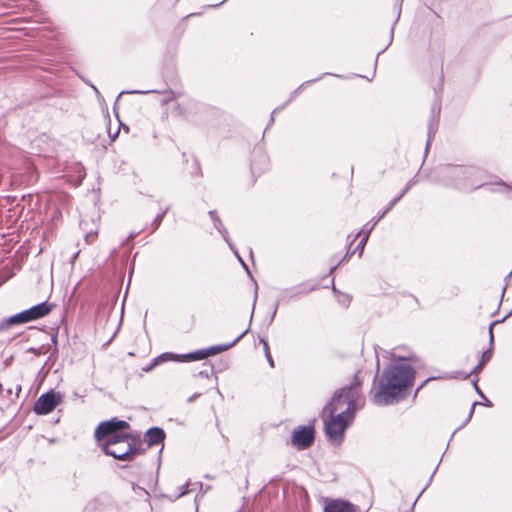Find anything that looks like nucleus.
Here are the masks:
<instances>
[{"instance_id": "obj_1", "label": "nucleus", "mask_w": 512, "mask_h": 512, "mask_svg": "<svg viewBox=\"0 0 512 512\" xmlns=\"http://www.w3.org/2000/svg\"><path fill=\"white\" fill-rule=\"evenodd\" d=\"M415 370L406 361L391 363L384 371L372 396L375 405H390L403 397L414 383Z\"/></svg>"}, {"instance_id": "obj_2", "label": "nucleus", "mask_w": 512, "mask_h": 512, "mask_svg": "<svg viewBox=\"0 0 512 512\" xmlns=\"http://www.w3.org/2000/svg\"><path fill=\"white\" fill-rule=\"evenodd\" d=\"M129 424L123 420L112 419L102 422L95 430V437L98 440L107 438L103 445L105 454L118 460H127L131 455L137 454L135 439L123 430Z\"/></svg>"}, {"instance_id": "obj_3", "label": "nucleus", "mask_w": 512, "mask_h": 512, "mask_svg": "<svg viewBox=\"0 0 512 512\" xmlns=\"http://www.w3.org/2000/svg\"><path fill=\"white\" fill-rule=\"evenodd\" d=\"M360 382L355 377L354 382L348 386L338 390L331 401L324 407L322 411V417L326 414H341V410L346 415L354 416L355 411L363 406V402H360Z\"/></svg>"}, {"instance_id": "obj_4", "label": "nucleus", "mask_w": 512, "mask_h": 512, "mask_svg": "<svg viewBox=\"0 0 512 512\" xmlns=\"http://www.w3.org/2000/svg\"><path fill=\"white\" fill-rule=\"evenodd\" d=\"M353 418L354 416L346 415L343 410H341V414H326L323 420L325 433L329 441L341 443L344 433Z\"/></svg>"}, {"instance_id": "obj_5", "label": "nucleus", "mask_w": 512, "mask_h": 512, "mask_svg": "<svg viewBox=\"0 0 512 512\" xmlns=\"http://www.w3.org/2000/svg\"><path fill=\"white\" fill-rule=\"evenodd\" d=\"M52 306L53 305L49 304L48 302H42L7 319H4L0 321V331L5 330L13 325L24 324L40 319L49 314Z\"/></svg>"}, {"instance_id": "obj_6", "label": "nucleus", "mask_w": 512, "mask_h": 512, "mask_svg": "<svg viewBox=\"0 0 512 512\" xmlns=\"http://www.w3.org/2000/svg\"><path fill=\"white\" fill-rule=\"evenodd\" d=\"M210 354H159L150 364L142 366L143 372H150L154 367L166 363L168 361L185 363L205 359Z\"/></svg>"}, {"instance_id": "obj_7", "label": "nucleus", "mask_w": 512, "mask_h": 512, "mask_svg": "<svg viewBox=\"0 0 512 512\" xmlns=\"http://www.w3.org/2000/svg\"><path fill=\"white\" fill-rule=\"evenodd\" d=\"M61 401V396L54 391L41 395L34 404V412L38 415H46L52 412Z\"/></svg>"}, {"instance_id": "obj_8", "label": "nucleus", "mask_w": 512, "mask_h": 512, "mask_svg": "<svg viewBox=\"0 0 512 512\" xmlns=\"http://www.w3.org/2000/svg\"><path fill=\"white\" fill-rule=\"evenodd\" d=\"M314 440V430L309 426H303L294 430L292 444L298 449L308 448Z\"/></svg>"}, {"instance_id": "obj_9", "label": "nucleus", "mask_w": 512, "mask_h": 512, "mask_svg": "<svg viewBox=\"0 0 512 512\" xmlns=\"http://www.w3.org/2000/svg\"><path fill=\"white\" fill-rule=\"evenodd\" d=\"M492 354H481V358L478 363L469 371H454L447 373L441 378L445 379H462L465 380L473 374H478L482 370L483 366L490 360Z\"/></svg>"}, {"instance_id": "obj_10", "label": "nucleus", "mask_w": 512, "mask_h": 512, "mask_svg": "<svg viewBox=\"0 0 512 512\" xmlns=\"http://www.w3.org/2000/svg\"><path fill=\"white\" fill-rule=\"evenodd\" d=\"M324 512H355V508L346 501L332 500L325 505Z\"/></svg>"}, {"instance_id": "obj_11", "label": "nucleus", "mask_w": 512, "mask_h": 512, "mask_svg": "<svg viewBox=\"0 0 512 512\" xmlns=\"http://www.w3.org/2000/svg\"><path fill=\"white\" fill-rule=\"evenodd\" d=\"M165 438V433L161 428H150L145 434V442L149 447L161 443Z\"/></svg>"}, {"instance_id": "obj_12", "label": "nucleus", "mask_w": 512, "mask_h": 512, "mask_svg": "<svg viewBox=\"0 0 512 512\" xmlns=\"http://www.w3.org/2000/svg\"><path fill=\"white\" fill-rule=\"evenodd\" d=\"M240 337L241 336H238L237 338H235L230 343L221 344V345H214V346H210L208 348L198 349L195 352H209V353H212V352H225L226 350L230 349L240 339Z\"/></svg>"}, {"instance_id": "obj_13", "label": "nucleus", "mask_w": 512, "mask_h": 512, "mask_svg": "<svg viewBox=\"0 0 512 512\" xmlns=\"http://www.w3.org/2000/svg\"><path fill=\"white\" fill-rule=\"evenodd\" d=\"M367 238H368V236H367V235H365V236L360 240V242L358 243V245H357V247H356V249H355V251H359V255H361V254H362V252H363L364 245H365V243H366V241H367Z\"/></svg>"}, {"instance_id": "obj_14", "label": "nucleus", "mask_w": 512, "mask_h": 512, "mask_svg": "<svg viewBox=\"0 0 512 512\" xmlns=\"http://www.w3.org/2000/svg\"><path fill=\"white\" fill-rule=\"evenodd\" d=\"M367 238H368V236H367V235H365V236L360 240V242L358 243V245H357V247H356V249H355V251H359V255H361V254H362V252H363L364 245H365V243H366V241H367Z\"/></svg>"}, {"instance_id": "obj_15", "label": "nucleus", "mask_w": 512, "mask_h": 512, "mask_svg": "<svg viewBox=\"0 0 512 512\" xmlns=\"http://www.w3.org/2000/svg\"><path fill=\"white\" fill-rule=\"evenodd\" d=\"M188 486H189V482H187L186 484L180 486L179 487V493L177 494L176 498L182 497L185 494H187L188 493Z\"/></svg>"}, {"instance_id": "obj_16", "label": "nucleus", "mask_w": 512, "mask_h": 512, "mask_svg": "<svg viewBox=\"0 0 512 512\" xmlns=\"http://www.w3.org/2000/svg\"><path fill=\"white\" fill-rule=\"evenodd\" d=\"M259 345H261V346H262V348H261V349H262L264 352H268V350H269V346H268V343H267L265 340L260 339V340H259Z\"/></svg>"}, {"instance_id": "obj_17", "label": "nucleus", "mask_w": 512, "mask_h": 512, "mask_svg": "<svg viewBox=\"0 0 512 512\" xmlns=\"http://www.w3.org/2000/svg\"><path fill=\"white\" fill-rule=\"evenodd\" d=\"M265 358L267 359V361H268L269 365H270L271 367H273V366H274V362H273V359H272V357H271V354H270V353L265 354Z\"/></svg>"}, {"instance_id": "obj_18", "label": "nucleus", "mask_w": 512, "mask_h": 512, "mask_svg": "<svg viewBox=\"0 0 512 512\" xmlns=\"http://www.w3.org/2000/svg\"><path fill=\"white\" fill-rule=\"evenodd\" d=\"M473 385H474V387H475L476 391H477L481 396H483V394L481 393V391H480V389H479V387H478V385H477V380H474V381H473Z\"/></svg>"}, {"instance_id": "obj_19", "label": "nucleus", "mask_w": 512, "mask_h": 512, "mask_svg": "<svg viewBox=\"0 0 512 512\" xmlns=\"http://www.w3.org/2000/svg\"><path fill=\"white\" fill-rule=\"evenodd\" d=\"M485 404H486L487 406H492L491 402H490L488 399H485Z\"/></svg>"}, {"instance_id": "obj_20", "label": "nucleus", "mask_w": 512, "mask_h": 512, "mask_svg": "<svg viewBox=\"0 0 512 512\" xmlns=\"http://www.w3.org/2000/svg\"><path fill=\"white\" fill-rule=\"evenodd\" d=\"M495 323L491 324L490 325V328H489V332H490V335L492 336V326L494 325Z\"/></svg>"}, {"instance_id": "obj_21", "label": "nucleus", "mask_w": 512, "mask_h": 512, "mask_svg": "<svg viewBox=\"0 0 512 512\" xmlns=\"http://www.w3.org/2000/svg\"><path fill=\"white\" fill-rule=\"evenodd\" d=\"M3 392V385L0 383V395L2 394Z\"/></svg>"}, {"instance_id": "obj_22", "label": "nucleus", "mask_w": 512, "mask_h": 512, "mask_svg": "<svg viewBox=\"0 0 512 512\" xmlns=\"http://www.w3.org/2000/svg\"><path fill=\"white\" fill-rule=\"evenodd\" d=\"M28 352H37L34 348H30Z\"/></svg>"}, {"instance_id": "obj_23", "label": "nucleus", "mask_w": 512, "mask_h": 512, "mask_svg": "<svg viewBox=\"0 0 512 512\" xmlns=\"http://www.w3.org/2000/svg\"><path fill=\"white\" fill-rule=\"evenodd\" d=\"M423 387H424V384H421V385L418 387V390H421Z\"/></svg>"}, {"instance_id": "obj_24", "label": "nucleus", "mask_w": 512, "mask_h": 512, "mask_svg": "<svg viewBox=\"0 0 512 512\" xmlns=\"http://www.w3.org/2000/svg\"><path fill=\"white\" fill-rule=\"evenodd\" d=\"M423 387H424V384H421V385L418 387V390H421Z\"/></svg>"}, {"instance_id": "obj_25", "label": "nucleus", "mask_w": 512, "mask_h": 512, "mask_svg": "<svg viewBox=\"0 0 512 512\" xmlns=\"http://www.w3.org/2000/svg\"><path fill=\"white\" fill-rule=\"evenodd\" d=\"M423 387H424V384H421V385L418 387V390H421Z\"/></svg>"}, {"instance_id": "obj_26", "label": "nucleus", "mask_w": 512, "mask_h": 512, "mask_svg": "<svg viewBox=\"0 0 512 512\" xmlns=\"http://www.w3.org/2000/svg\"><path fill=\"white\" fill-rule=\"evenodd\" d=\"M423 387H424V384H421V385L418 387V390H421Z\"/></svg>"}, {"instance_id": "obj_27", "label": "nucleus", "mask_w": 512, "mask_h": 512, "mask_svg": "<svg viewBox=\"0 0 512 512\" xmlns=\"http://www.w3.org/2000/svg\"><path fill=\"white\" fill-rule=\"evenodd\" d=\"M474 405H475V403L473 404V407L471 408L470 415H471V414L473 413V411H474Z\"/></svg>"}, {"instance_id": "obj_28", "label": "nucleus", "mask_w": 512, "mask_h": 512, "mask_svg": "<svg viewBox=\"0 0 512 512\" xmlns=\"http://www.w3.org/2000/svg\"><path fill=\"white\" fill-rule=\"evenodd\" d=\"M2 348H3V343H2V342H0V349H2Z\"/></svg>"}]
</instances>
